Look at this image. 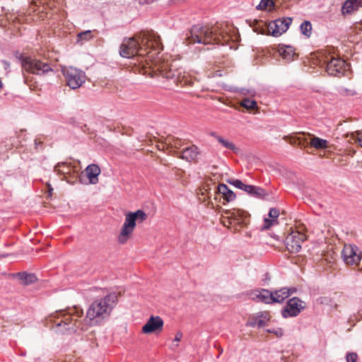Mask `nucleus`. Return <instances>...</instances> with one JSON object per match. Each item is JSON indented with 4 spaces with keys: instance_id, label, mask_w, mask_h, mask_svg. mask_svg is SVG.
<instances>
[{
    "instance_id": "obj_1",
    "label": "nucleus",
    "mask_w": 362,
    "mask_h": 362,
    "mask_svg": "<svg viewBox=\"0 0 362 362\" xmlns=\"http://www.w3.org/2000/svg\"><path fill=\"white\" fill-rule=\"evenodd\" d=\"M189 44H217L224 45L232 40L228 26L221 23L212 27L194 25L187 34Z\"/></svg>"
},
{
    "instance_id": "obj_2",
    "label": "nucleus",
    "mask_w": 362,
    "mask_h": 362,
    "mask_svg": "<svg viewBox=\"0 0 362 362\" xmlns=\"http://www.w3.org/2000/svg\"><path fill=\"white\" fill-rule=\"evenodd\" d=\"M142 46L159 53L163 49L160 36L154 31H143L134 37L124 38L119 47V54L124 58L136 55Z\"/></svg>"
},
{
    "instance_id": "obj_3",
    "label": "nucleus",
    "mask_w": 362,
    "mask_h": 362,
    "mask_svg": "<svg viewBox=\"0 0 362 362\" xmlns=\"http://www.w3.org/2000/svg\"><path fill=\"white\" fill-rule=\"evenodd\" d=\"M118 301L117 294L115 292L95 300L86 311V318L90 325H98L109 317Z\"/></svg>"
},
{
    "instance_id": "obj_4",
    "label": "nucleus",
    "mask_w": 362,
    "mask_h": 362,
    "mask_svg": "<svg viewBox=\"0 0 362 362\" xmlns=\"http://www.w3.org/2000/svg\"><path fill=\"white\" fill-rule=\"evenodd\" d=\"M83 315L81 309L74 307L69 311H57L54 317L57 320L54 321L56 324L57 332L61 334L74 333L81 327V322L78 321Z\"/></svg>"
},
{
    "instance_id": "obj_5",
    "label": "nucleus",
    "mask_w": 362,
    "mask_h": 362,
    "mask_svg": "<svg viewBox=\"0 0 362 362\" xmlns=\"http://www.w3.org/2000/svg\"><path fill=\"white\" fill-rule=\"evenodd\" d=\"M160 74L169 81V86L173 85L181 86H192L196 81L191 75L184 71L182 69H173L172 66L168 68L165 66L160 70Z\"/></svg>"
},
{
    "instance_id": "obj_6",
    "label": "nucleus",
    "mask_w": 362,
    "mask_h": 362,
    "mask_svg": "<svg viewBox=\"0 0 362 362\" xmlns=\"http://www.w3.org/2000/svg\"><path fill=\"white\" fill-rule=\"evenodd\" d=\"M146 218L147 214L141 209L135 212H128L126 214L124 223L118 236L119 243L121 244L126 243L133 233L136 222L139 223H142Z\"/></svg>"
},
{
    "instance_id": "obj_7",
    "label": "nucleus",
    "mask_w": 362,
    "mask_h": 362,
    "mask_svg": "<svg viewBox=\"0 0 362 362\" xmlns=\"http://www.w3.org/2000/svg\"><path fill=\"white\" fill-rule=\"evenodd\" d=\"M62 72L65 77L67 86L71 89L78 88L86 81V74L81 69L73 66H63Z\"/></svg>"
},
{
    "instance_id": "obj_8",
    "label": "nucleus",
    "mask_w": 362,
    "mask_h": 362,
    "mask_svg": "<svg viewBox=\"0 0 362 362\" xmlns=\"http://www.w3.org/2000/svg\"><path fill=\"white\" fill-rule=\"evenodd\" d=\"M21 59V66L23 70L36 75H43L49 71H52V69L47 63L42 62L38 59L31 57L20 58Z\"/></svg>"
},
{
    "instance_id": "obj_9",
    "label": "nucleus",
    "mask_w": 362,
    "mask_h": 362,
    "mask_svg": "<svg viewBox=\"0 0 362 362\" xmlns=\"http://www.w3.org/2000/svg\"><path fill=\"white\" fill-rule=\"evenodd\" d=\"M306 308V303L298 297H293L286 302L281 313L284 318L298 316Z\"/></svg>"
},
{
    "instance_id": "obj_10",
    "label": "nucleus",
    "mask_w": 362,
    "mask_h": 362,
    "mask_svg": "<svg viewBox=\"0 0 362 362\" xmlns=\"http://www.w3.org/2000/svg\"><path fill=\"white\" fill-rule=\"evenodd\" d=\"M341 257L346 264H358L361 259V252L355 245H345L341 251Z\"/></svg>"
},
{
    "instance_id": "obj_11",
    "label": "nucleus",
    "mask_w": 362,
    "mask_h": 362,
    "mask_svg": "<svg viewBox=\"0 0 362 362\" xmlns=\"http://www.w3.org/2000/svg\"><path fill=\"white\" fill-rule=\"evenodd\" d=\"M305 240V234L298 231H293L286 238V249L291 253H297L300 250L301 244Z\"/></svg>"
},
{
    "instance_id": "obj_12",
    "label": "nucleus",
    "mask_w": 362,
    "mask_h": 362,
    "mask_svg": "<svg viewBox=\"0 0 362 362\" xmlns=\"http://www.w3.org/2000/svg\"><path fill=\"white\" fill-rule=\"evenodd\" d=\"M348 69V64L344 59L338 57H332L326 67L327 74L334 76H341Z\"/></svg>"
},
{
    "instance_id": "obj_13",
    "label": "nucleus",
    "mask_w": 362,
    "mask_h": 362,
    "mask_svg": "<svg viewBox=\"0 0 362 362\" xmlns=\"http://www.w3.org/2000/svg\"><path fill=\"white\" fill-rule=\"evenodd\" d=\"M291 23V18L276 19L268 25L267 29L272 36L279 37L288 29Z\"/></svg>"
},
{
    "instance_id": "obj_14",
    "label": "nucleus",
    "mask_w": 362,
    "mask_h": 362,
    "mask_svg": "<svg viewBox=\"0 0 362 362\" xmlns=\"http://www.w3.org/2000/svg\"><path fill=\"white\" fill-rule=\"evenodd\" d=\"M163 325L164 322L160 316L151 315L143 326L142 332L144 334L160 332L163 330Z\"/></svg>"
},
{
    "instance_id": "obj_15",
    "label": "nucleus",
    "mask_w": 362,
    "mask_h": 362,
    "mask_svg": "<svg viewBox=\"0 0 362 362\" xmlns=\"http://www.w3.org/2000/svg\"><path fill=\"white\" fill-rule=\"evenodd\" d=\"M271 316L267 311L259 312L251 316L246 322L247 327L262 328L265 327L270 320Z\"/></svg>"
},
{
    "instance_id": "obj_16",
    "label": "nucleus",
    "mask_w": 362,
    "mask_h": 362,
    "mask_svg": "<svg viewBox=\"0 0 362 362\" xmlns=\"http://www.w3.org/2000/svg\"><path fill=\"white\" fill-rule=\"evenodd\" d=\"M296 291H297V289L293 287H291V288L284 287L279 290H275L274 291H272V296H273V299H274L273 302H274V303H283L286 298H288L290 296H291L293 293H296Z\"/></svg>"
},
{
    "instance_id": "obj_17",
    "label": "nucleus",
    "mask_w": 362,
    "mask_h": 362,
    "mask_svg": "<svg viewBox=\"0 0 362 362\" xmlns=\"http://www.w3.org/2000/svg\"><path fill=\"white\" fill-rule=\"evenodd\" d=\"M199 154L197 146L192 145L189 147L185 148L181 152L180 158L188 162L194 160Z\"/></svg>"
},
{
    "instance_id": "obj_18",
    "label": "nucleus",
    "mask_w": 362,
    "mask_h": 362,
    "mask_svg": "<svg viewBox=\"0 0 362 362\" xmlns=\"http://www.w3.org/2000/svg\"><path fill=\"white\" fill-rule=\"evenodd\" d=\"M87 177L89 180L90 183L96 184L98 182V175L100 174V168L95 164H90L86 168Z\"/></svg>"
},
{
    "instance_id": "obj_19",
    "label": "nucleus",
    "mask_w": 362,
    "mask_h": 362,
    "mask_svg": "<svg viewBox=\"0 0 362 362\" xmlns=\"http://www.w3.org/2000/svg\"><path fill=\"white\" fill-rule=\"evenodd\" d=\"M253 298L255 299L257 302L264 303H274L272 291H270L267 289L257 291L255 296Z\"/></svg>"
},
{
    "instance_id": "obj_20",
    "label": "nucleus",
    "mask_w": 362,
    "mask_h": 362,
    "mask_svg": "<svg viewBox=\"0 0 362 362\" xmlns=\"http://www.w3.org/2000/svg\"><path fill=\"white\" fill-rule=\"evenodd\" d=\"M225 214L238 223L244 221L247 216V213L240 209L227 210L225 211Z\"/></svg>"
},
{
    "instance_id": "obj_21",
    "label": "nucleus",
    "mask_w": 362,
    "mask_h": 362,
    "mask_svg": "<svg viewBox=\"0 0 362 362\" xmlns=\"http://www.w3.org/2000/svg\"><path fill=\"white\" fill-rule=\"evenodd\" d=\"M247 194L259 199H264L267 194L265 190L259 187L247 185L245 191Z\"/></svg>"
},
{
    "instance_id": "obj_22",
    "label": "nucleus",
    "mask_w": 362,
    "mask_h": 362,
    "mask_svg": "<svg viewBox=\"0 0 362 362\" xmlns=\"http://www.w3.org/2000/svg\"><path fill=\"white\" fill-rule=\"evenodd\" d=\"M16 276L18 277L21 284L25 286L32 284L37 280L36 276L31 273L19 272L16 274Z\"/></svg>"
},
{
    "instance_id": "obj_23",
    "label": "nucleus",
    "mask_w": 362,
    "mask_h": 362,
    "mask_svg": "<svg viewBox=\"0 0 362 362\" xmlns=\"http://www.w3.org/2000/svg\"><path fill=\"white\" fill-rule=\"evenodd\" d=\"M218 191L227 202H232L235 199V193L225 184H220L218 187Z\"/></svg>"
},
{
    "instance_id": "obj_24",
    "label": "nucleus",
    "mask_w": 362,
    "mask_h": 362,
    "mask_svg": "<svg viewBox=\"0 0 362 362\" xmlns=\"http://www.w3.org/2000/svg\"><path fill=\"white\" fill-rule=\"evenodd\" d=\"M360 0H346L341 8L343 13H351L358 8V3Z\"/></svg>"
},
{
    "instance_id": "obj_25",
    "label": "nucleus",
    "mask_w": 362,
    "mask_h": 362,
    "mask_svg": "<svg viewBox=\"0 0 362 362\" xmlns=\"http://www.w3.org/2000/svg\"><path fill=\"white\" fill-rule=\"evenodd\" d=\"M310 144L312 147L316 149H325L328 147V141L315 136L310 140Z\"/></svg>"
},
{
    "instance_id": "obj_26",
    "label": "nucleus",
    "mask_w": 362,
    "mask_h": 362,
    "mask_svg": "<svg viewBox=\"0 0 362 362\" xmlns=\"http://www.w3.org/2000/svg\"><path fill=\"white\" fill-rule=\"evenodd\" d=\"M280 55L286 61H291L295 55L294 49L291 46L281 47L279 49Z\"/></svg>"
},
{
    "instance_id": "obj_27",
    "label": "nucleus",
    "mask_w": 362,
    "mask_h": 362,
    "mask_svg": "<svg viewBox=\"0 0 362 362\" xmlns=\"http://www.w3.org/2000/svg\"><path fill=\"white\" fill-rule=\"evenodd\" d=\"M300 28V31H301L302 34H303L304 35H305L308 37H310V35L312 34V24L310 21H303L301 23Z\"/></svg>"
},
{
    "instance_id": "obj_28",
    "label": "nucleus",
    "mask_w": 362,
    "mask_h": 362,
    "mask_svg": "<svg viewBox=\"0 0 362 362\" xmlns=\"http://www.w3.org/2000/svg\"><path fill=\"white\" fill-rule=\"evenodd\" d=\"M240 105L247 110H254L257 107V102L249 98H244L242 100Z\"/></svg>"
},
{
    "instance_id": "obj_29",
    "label": "nucleus",
    "mask_w": 362,
    "mask_h": 362,
    "mask_svg": "<svg viewBox=\"0 0 362 362\" xmlns=\"http://www.w3.org/2000/svg\"><path fill=\"white\" fill-rule=\"evenodd\" d=\"M274 6L273 0H261L259 4L256 6L257 10L264 11L268 8H272Z\"/></svg>"
},
{
    "instance_id": "obj_30",
    "label": "nucleus",
    "mask_w": 362,
    "mask_h": 362,
    "mask_svg": "<svg viewBox=\"0 0 362 362\" xmlns=\"http://www.w3.org/2000/svg\"><path fill=\"white\" fill-rule=\"evenodd\" d=\"M93 38L91 30L81 32L77 35L78 41H89Z\"/></svg>"
},
{
    "instance_id": "obj_31",
    "label": "nucleus",
    "mask_w": 362,
    "mask_h": 362,
    "mask_svg": "<svg viewBox=\"0 0 362 362\" xmlns=\"http://www.w3.org/2000/svg\"><path fill=\"white\" fill-rule=\"evenodd\" d=\"M213 135L215 136V138L217 139V141L225 148L230 149V150L235 149V146L232 142L224 139L223 138H222L220 136H217V135H214V134H213Z\"/></svg>"
},
{
    "instance_id": "obj_32",
    "label": "nucleus",
    "mask_w": 362,
    "mask_h": 362,
    "mask_svg": "<svg viewBox=\"0 0 362 362\" xmlns=\"http://www.w3.org/2000/svg\"><path fill=\"white\" fill-rule=\"evenodd\" d=\"M259 24L260 23L258 21H255L253 22V25H252L253 27V30L257 33L264 34L265 32V28H263V25H260Z\"/></svg>"
},
{
    "instance_id": "obj_33",
    "label": "nucleus",
    "mask_w": 362,
    "mask_h": 362,
    "mask_svg": "<svg viewBox=\"0 0 362 362\" xmlns=\"http://www.w3.org/2000/svg\"><path fill=\"white\" fill-rule=\"evenodd\" d=\"M351 138L358 141L359 145L362 147V131H356L351 134Z\"/></svg>"
},
{
    "instance_id": "obj_34",
    "label": "nucleus",
    "mask_w": 362,
    "mask_h": 362,
    "mask_svg": "<svg viewBox=\"0 0 362 362\" xmlns=\"http://www.w3.org/2000/svg\"><path fill=\"white\" fill-rule=\"evenodd\" d=\"M279 215V213L276 209H275V208L270 209L269 212V216L271 218V219L276 221V218H278Z\"/></svg>"
},
{
    "instance_id": "obj_35",
    "label": "nucleus",
    "mask_w": 362,
    "mask_h": 362,
    "mask_svg": "<svg viewBox=\"0 0 362 362\" xmlns=\"http://www.w3.org/2000/svg\"><path fill=\"white\" fill-rule=\"evenodd\" d=\"M267 332L269 333H273L279 337H282L284 334V331L281 328L272 329H267Z\"/></svg>"
},
{
    "instance_id": "obj_36",
    "label": "nucleus",
    "mask_w": 362,
    "mask_h": 362,
    "mask_svg": "<svg viewBox=\"0 0 362 362\" xmlns=\"http://www.w3.org/2000/svg\"><path fill=\"white\" fill-rule=\"evenodd\" d=\"M358 356L356 353H348L346 354V362H356Z\"/></svg>"
},
{
    "instance_id": "obj_37",
    "label": "nucleus",
    "mask_w": 362,
    "mask_h": 362,
    "mask_svg": "<svg viewBox=\"0 0 362 362\" xmlns=\"http://www.w3.org/2000/svg\"><path fill=\"white\" fill-rule=\"evenodd\" d=\"M276 222V220H272L269 218L264 219V224L263 226L264 229H269L274 223Z\"/></svg>"
},
{
    "instance_id": "obj_38",
    "label": "nucleus",
    "mask_w": 362,
    "mask_h": 362,
    "mask_svg": "<svg viewBox=\"0 0 362 362\" xmlns=\"http://www.w3.org/2000/svg\"><path fill=\"white\" fill-rule=\"evenodd\" d=\"M228 182L235 187L236 188H239L240 185H242V181L240 180H228Z\"/></svg>"
},
{
    "instance_id": "obj_39",
    "label": "nucleus",
    "mask_w": 362,
    "mask_h": 362,
    "mask_svg": "<svg viewBox=\"0 0 362 362\" xmlns=\"http://www.w3.org/2000/svg\"><path fill=\"white\" fill-rule=\"evenodd\" d=\"M42 142L40 141L38 139H35V147L36 150H38L39 148H42Z\"/></svg>"
},
{
    "instance_id": "obj_40",
    "label": "nucleus",
    "mask_w": 362,
    "mask_h": 362,
    "mask_svg": "<svg viewBox=\"0 0 362 362\" xmlns=\"http://www.w3.org/2000/svg\"><path fill=\"white\" fill-rule=\"evenodd\" d=\"M182 337V333L180 332H177L175 334L174 341L176 342H179L181 340Z\"/></svg>"
},
{
    "instance_id": "obj_41",
    "label": "nucleus",
    "mask_w": 362,
    "mask_h": 362,
    "mask_svg": "<svg viewBox=\"0 0 362 362\" xmlns=\"http://www.w3.org/2000/svg\"><path fill=\"white\" fill-rule=\"evenodd\" d=\"M47 192L49 194V196H51L52 194L53 188L52 187L51 185L49 183L47 184Z\"/></svg>"
},
{
    "instance_id": "obj_42",
    "label": "nucleus",
    "mask_w": 362,
    "mask_h": 362,
    "mask_svg": "<svg viewBox=\"0 0 362 362\" xmlns=\"http://www.w3.org/2000/svg\"><path fill=\"white\" fill-rule=\"evenodd\" d=\"M247 185H245L243 182H242V185H240V186L239 187L238 189L245 191V189H247Z\"/></svg>"
},
{
    "instance_id": "obj_43",
    "label": "nucleus",
    "mask_w": 362,
    "mask_h": 362,
    "mask_svg": "<svg viewBox=\"0 0 362 362\" xmlns=\"http://www.w3.org/2000/svg\"><path fill=\"white\" fill-rule=\"evenodd\" d=\"M23 133H24V130H23V129H21V130L20 131L19 134H18V138H19V139H20V138L21 137V135H22Z\"/></svg>"
}]
</instances>
